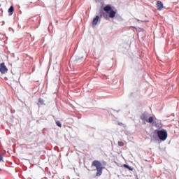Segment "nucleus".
I'll use <instances>...</instances> for the list:
<instances>
[{
	"instance_id": "13",
	"label": "nucleus",
	"mask_w": 179,
	"mask_h": 179,
	"mask_svg": "<svg viewBox=\"0 0 179 179\" xmlns=\"http://www.w3.org/2000/svg\"><path fill=\"white\" fill-rule=\"evenodd\" d=\"M118 146H124V142L122 141H118L117 142Z\"/></svg>"
},
{
	"instance_id": "4",
	"label": "nucleus",
	"mask_w": 179,
	"mask_h": 179,
	"mask_svg": "<svg viewBox=\"0 0 179 179\" xmlns=\"http://www.w3.org/2000/svg\"><path fill=\"white\" fill-rule=\"evenodd\" d=\"M140 118L142 120V121H143V122H149L150 124L153 122V117L151 116L148 119V115L146 113H143L140 116Z\"/></svg>"
},
{
	"instance_id": "11",
	"label": "nucleus",
	"mask_w": 179,
	"mask_h": 179,
	"mask_svg": "<svg viewBox=\"0 0 179 179\" xmlns=\"http://www.w3.org/2000/svg\"><path fill=\"white\" fill-rule=\"evenodd\" d=\"M38 103H40L41 104H43L44 103V100L41 98L38 99Z\"/></svg>"
},
{
	"instance_id": "14",
	"label": "nucleus",
	"mask_w": 179,
	"mask_h": 179,
	"mask_svg": "<svg viewBox=\"0 0 179 179\" xmlns=\"http://www.w3.org/2000/svg\"><path fill=\"white\" fill-rule=\"evenodd\" d=\"M103 17H105V18L107 19V17H108V15H107V14H103Z\"/></svg>"
},
{
	"instance_id": "10",
	"label": "nucleus",
	"mask_w": 179,
	"mask_h": 179,
	"mask_svg": "<svg viewBox=\"0 0 179 179\" xmlns=\"http://www.w3.org/2000/svg\"><path fill=\"white\" fill-rule=\"evenodd\" d=\"M123 167H124L125 169H128V170H129L130 171H134V168L129 166L128 164H124Z\"/></svg>"
},
{
	"instance_id": "6",
	"label": "nucleus",
	"mask_w": 179,
	"mask_h": 179,
	"mask_svg": "<svg viewBox=\"0 0 179 179\" xmlns=\"http://www.w3.org/2000/svg\"><path fill=\"white\" fill-rule=\"evenodd\" d=\"M0 72L3 75L8 73V68L6 67V66H5L4 62L0 64Z\"/></svg>"
},
{
	"instance_id": "2",
	"label": "nucleus",
	"mask_w": 179,
	"mask_h": 179,
	"mask_svg": "<svg viewBox=\"0 0 179 179\" xmlns=\"http://www.w3.org/2000/svg\"><path fill=\"white\" fill-rule=\"evenodd\" d=\"M155 132L157 134V136L160 141H166L167 139V131L162 130H156Z\"/></svg>"
},
{
	"instance_id": "12",
	"label": "nucleus",
	"mask_w": 179,
	"mask_h": 179,
	"mask_svg": "<svg viewBox=\"0 0 179 179\" xmlns=\"http://www.w3.org/2000/svg\"><path fill=\"white\" fill-rule=\"evenodd\" d=\"M56 124H57V127H59V128H61V127H62V124H61V122H59V121H57Z\"/></svg>"
},
{
	"instance_id": "5",
	"label": "nucleus",
	"mask_w": 179,
	"mask_h": 179,
	"mask_svg": "<svg viewBox=\"0 0 179 179\" xmlns=\"http://www.w3.org/2000/svg\"><path fill=\"white\" fill-rule=\"evenodd\" d=\"M152 125H154V127H155V128H157V129H162V123L160 122V120H154L153 119V121L152 122Z\"/></svg>"
},
{
	"instance_id": "3",
	"label": "nucleus",
	"mask_w": 179,
	"mask_h": 179,
	"mask_svg": "<svg viewBox=\"0 0 179 179\" xmlns=\"http://www.w3.org/2000/svg\"><path fill=\"white\" fill-rule=\"evenodd\" d=\"M103 10L106 12V13H108L109 17H111L112 19L115 17V15L117 14V12L113 10V8H111V6L107 5L103 8Z\"/></svg>"
},
{
	"instance_id": "1",
	"label": "nucleus",
	"mask_w": 179,
	"mask_h": 179,
	"mask_svg": "<svg viewBox=\"0 0 179 179\" xmlns=\"http://www.w3.org/2000/svg\"><path fill=\"white\" fill-rule=\"evenodd\" d=\"M92 167H96V177H100L101 174H103V165L101 164V162L98 160L93 161L92 164Z\"/></svg>"
},
{
	"instance_id": "15",
	"label": "nucleus",
	"mask_w": 179,
	"mask_h": 179,
	"mask_svg": "<svg viewBox=\"0 0 179 179\" xmlns=\"http://www.w3.org/2000/svg\"><path fill=\"white\" fill-rule=\"evenodd\" d=\"M2 159H3V155H1L0 156V161L2 160Z\"/></svg>"
},
{
	"instance_id": "7",
	"label": "nucleus",
	"mask_w": 179,
	"mask_h": 179,
	"mask_svg": "<svg viewBox=\"0 0 179 179\" xmlns=\"http://www.w3.org/2000/svg\"><path fill=\"white\" fill-rule=\"evenodd\" d=\"M157 10H162V9H163V3L160 1H158L157 2Z\"/></svg>"
},
{
	"instance_id": "9",
	"label": "nucleus",
	"mask_w": 179,
	"mask_h": 179,
	"mask_svg": "<svg viewBox=\"0 0 179 179\" xmlns=\"http://www.w3.org/2000/svg\"><path fill=\"white\" fill-rule=\"evenodd\" d=\"M14 10L15 8H13V6H11L8 9V13H10V15H13Z\"/></svg>"
},
{
	"instance_id": "8",
	"label": "nucleus",
	"mask_w": 179,
	"mask_h": 179,
	"mask_svg": "<svg viewBox=\"0 0 179 179\" xmlns=\"http://www.w3.org/2000/svg\"><path fill=\"white\" fill-rule=\"evenodd\" d=\"M99 19H100V17L99 15H96L95 18H94L92 21V26H96L97 23H99Z\"/></svg>"
},
{
	"instance_id": "16",
	"label": "nucleus",
	"mask_w": 179,
	"mask_h": 179,
	"mask_svg": "<svg viewBox=\"0 0 179 179\" xmlns=\"http://www.w3.org/2000/svg\"><path fill=\"white\" fill-rule=\"evenodd\" d=\"M27 149H33L31 147H26Z\"/></svg>"
}]
</instances>
